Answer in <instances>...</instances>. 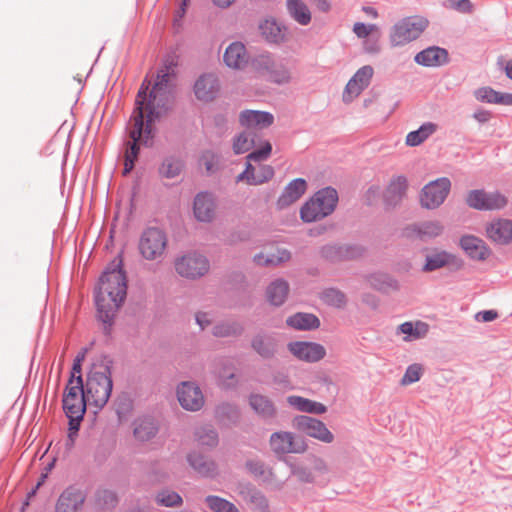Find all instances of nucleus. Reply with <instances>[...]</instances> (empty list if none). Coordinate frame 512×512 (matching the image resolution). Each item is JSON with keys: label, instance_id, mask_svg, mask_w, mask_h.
I'll use <instances>...</instances> for the list:
<instances>
[{"label": "nucleus", "instance_id": "obj_58", "mask_svg": "<svg viewBox=\"0 0 512 512\" xmlns=\"http://www.w3.org/2000/svg\"><path fill=\"white\" fill-rule=\"evenodd\" d=\"M201 162L203 163L207 171H212L214 165L216 164V157L213 153L206 152L205 154H203Z\"/></svg>", "mask_w": 512, "mask_h": 512}, {"label": "nucleus", "instance_id": "obj_56", "mask_svg": "<svg viewBox=\"0 0 512 512\" xmlns=\"http://www.w3.org/2000/svg\"><path fill=\"white\" fill-rule=\"evenodd\" d=\"M293 473L302 482L312 483L315 480L313 473L306 468H297Z\"/></svg>", "mask_w": 512, "mask_h": 512}, {"label": "nucleus", "instance_id": "obj_17", "mask_svg": "<svg viewBox=\"0 0 512 512\" xmlns=\"http://www.w3.org/2000/svg\"><path fill=\"white\" fill-rule=\"evenodd\" d=\"M85 493L76 487L70 486L66 488L59 496L56 505V512H79L84 503Z\"/></svg>", "mask_w": 512, "mask_h": 512}, {"label": "nucleus", "instance_id": "obj_46", "mask_svg": "<svg viewBox=\"0 0 512 512\" xmlns=\"http://www.w3.org/2000/svg\"><path fill=\"white\" fill-rule=\"evenodd\" d=\"M324 303L332 307L342 309L346 306L347 299L343 292L337 289H327L322 293L321 296Z\"/></svg>", "mask_w": 512, "mask_h": 512}, {"label": "nucleus", "instance_id": "obj_62", "mask_svg": "<svg viewBox=\"0 0 512 512\" xmlns=\"http://www.w3.org/2000/svg\"><path fill=\"white\" fill-rule=\"evenodd\" d=\"M473 117L479 123H486L491 118V113L487 110H478L473 114Z\"/></svg>", "mask_w": 512, "mask_h": 512}, {"label": "nucleus", "instance_id": "obj_34", "mask_svg": "<svg viewBox=\"0 0 512 512\" xmlns=\"http://www.w3.org/2000/svg\"><path fill=\"white\" fill-rule=\"evenodd\" d=\"M286 7L289 15L300 25H308L311 21V11L303 0H287Z\"/></svg>", "mask_w": 512, "mask_h": 512}, {"label": "nucleus", "instance_id": "obj_51", "mask_svg": "<svg viewBox=\"0 0 512 512\" xmlns=\"http://www.w3.org/2000/svg\"><path fill=\"white\" fill-rule=\"evenodd\" d=\"M422 375V367L418 364L410 365L401 379L402 385H409L419 381Z\"/></svg>", "mask_w": 512, "mask_h": 512}, {"label": "nucleus", "instance_id": "obj_31", "mask_svg": "<svg viewBox=\"0 0 512 512\" xmlns=\"http://www.w3.org/2000/svg\"><path fill=\"white\" fill-rule=\"evenodd\" d=\"M252 349L263 358H271L277 347V341L274 336L268 334H257L251 341Z\"/></svg>", "mask_w": 512, "mask_h": 512}, {"label": "nucleus", "instance_id": "obj_23", "mask_svg": "<svg viewBox=\"0 0 512 512\" xmlns=\"http://www.w3.org/2000/svg\"><path fill=\"white\" fill-rule=\"evenodd\" d=\"M274 175V170L270 165H260L257 169L247 162L246 169L240 173L236 181H245L248 185H260L269 181Z\"/></svg>", "mask_w": 512, "mask_h": 512}, {"label": "nucleus", "instance_id": "obj_52", "mask_svg": "<svg viewBox=\"0 0 512 512\" xmlns=\"http://www.w3.org/2000/svg\"><path fill=\"white\" fill-rule=\"evenodd\" d=\"M498 91L490 87H482L475 91V97L478 101L496 104Z\"/></svg>", "mask_w": 512, "mask_h": 512}, {"label": "nucleus", "instance_id": "obj_33", "mask_svg": "<svg viewBox=\"0 0 512 512\" xmlns=\"http://www.w3.org/2000/svg\"><path fill=\"white\" fill-rule=\"evenodd\" d=\"M429 331V325L422 321L404 322L398 327V332L404 334L406 342L424 338Z\"/></svg>", "mask_w": 512, "mask_h": 512}, {"label": "nucleus", "instance_id": "obj_38", "mask_svg": "<svg viewBox=\"0 0 512 512\" xmlns=\"http://www.w3.org/2000/svg\"><path fill=\"white\" fill-rule=\"evenodd\" d=\"M290 252L285 249H275L267 253H259L255 255L254 261L258 265H278L290 259Z\"/></svg>", "mask_w": 512, "mask_h": 512}, {"label": "nucleus", "instance_id": "obj_24", "mask_svg": "<svg viewBox=\"0 0 512 512\" xmlns=\"http://www.w3.org/2000/svg\"><path fill=\"white\" fill-rule=\"evenodd\" d=\"M459 244L466 255L473 260L483 261L490 256V249L486 243L476 236L464 235Z\"/></svg>", "mask_w": 512, "mask_h": 512}, {"label": "nucleus", "instance_id": "obj_22", "mask_svg": "<svg viewBox=\"0 0 512 512\" xmlns=\"http://www.w3.org/2000/svg\"><path fill=\"white\" fill-rule=\"evenodd\" d=\"M273 122L274 116L265 111L244 110L239 114V123L246 129H264Z\"/></svg>", "mask_w": 512, "mask_h": 512}, {"label": "nucleus", "instance_id": "obj_32", "mask_svg": "<svg viewBox=\"0 0 512 512\" xmlns=\"http://www.w3.org/2000/svg\"><path fill=\"white\" fill-rule=\"evenodd\" d=\"M415 61L423 66H439L447 61V51L439 47H430L416 54Z\"/></svg>", "mask_w": 512, "mask_h": 512}, {"label": "nucleus", "instance_id": "obj_7", "mask_svg": "<svg viewBox=\"0 0 512 512\" xmlns=\"http://www.w3.org/2000/svg\"><path fill=\"white\" fill-rule=\"evenodd\" d=\"M168 239L166 233L156 227H150L143 231L139 239V252L148 261L161 260L166 252Z\"/></svg>", "mask_w": 512, "mask_h": 512}, {"label": "nucleus", "instance_id": "obj_29", "mask_svg": "<svg viewBox=\"0 0 512 512\" xmlns=\"http://www.w3.org/2000/svg\"><path fill=\"white\" fill-rule=\"evenodd\" d=\"M407 188L406 177L396 176L392 178L384 192L385 202L388 205L398 204L405 197Z\"/></svg>", "mask_w": 512, "mask_h": 512}, {"label": "nucleus", "instance_id": "obj_26", "mask_svg": "<svg viewBox=\"0 0 512 512\" xmlns=\"http://www.w3.org/2000/svg\"><path fill=\"white\" fill-rule=\"evenodd\" d=\"M307 184L302 178H297L291 181L284 189L282 195L278 199V206L285 208L296 201L306 192Z\"/></svg>", "mask_w": 512, "mask_h": 512}, {"label": "nucleus", "instance_id": "obj_1", "mask_svg": "<svg viewBox=\"0 0 512 512\" xmlns=\"http://www.w3.org/2000/svg\"><path fill=\"white\" fill-rule=\"evenodd\" d=\"M171 74L167 70L157 75V80L149 90L144 81L135 100V109L128 125L130 140L126 144L123 174H128L134 167L139 153V145H147L153 137V124L164 115L172 101L170 85Z\"/></svg>", "mask_w": 512, "mask_h": 512}, {"label": "nucleus", "instance_id": "obj_5", "mask_svg": "<svg viewBox=\"0 0 512 512\" xmlns=\"http://www.w3.org/2000/svg\"><path fill=\"white\" fill-rule=\"evenodd\" d=\"M337 202L338 194L335 189L327 187L319 190L301 207V220L306 223L319 221L335 210Z\"/></svg>", "mask_w": 512, "mask_h": 512}, {"label": "nucleus", "instance_id": "obj_41", "mask_svg": "<svg viewBox=\"0 0 512 512\" xmlns=\"http://www.w3.org/2000/svg\"><path fill=\"white\" fill-rule=\"evenodd\" d=\"M435 130L436 126L433 123H425L418 130L408 133L405 143L411 147L418 146L432 135Z\"/></svg>", "mask_w": 512, "mask_h": 512}, {"label": "nucleus", "instance_id": "obj_15", "mask_svg": "<svg viewBox=\"0 0 512 512\" xmlns=\"http://www.w3.org/2000/svg\"><path fill=\"white\" fill-rule=\"evenodd\" d=\"M288 350L297 359L305 362H318L326 355L324 346L315 342H291L288 344Z\"/></svg>", "mask_w": 512, "mask_h": 512}, {"label": "nucleus", "instance_id": "obj_61", "mask_svg": "<svg viewBox=\"0 0 512 512\" xmlns=\"http://www.w3.org/2000/svg\"><path fill=\"white\" fill-rule=\"evenodd\" d=\"M496 104L512 106V94L498 92Z\"/></svg>", "mask_w": 512, "mask_h": 512}, {"label": "nucleus", "instance_id": "obj_6", "mask_svg": "<svg viewBox=\"0 0 512 512\" xmlns=\"http://www.w3.org/2000/svg\"><path fill=\"white\" fill-rule=\"evenodd\" d=\"M428 20L414 15L402 18L391 29L390 41L394 46H402L416 40L427 28Z\"/></svg>", "mask_w": 512, "mask_h": 512}, {"label": "nucleus", "instance_id": "obj_10", "mask_svg": "<svg viewBox=\"0 0 512 512\" xmlns=\"http://www.w3.org/2000/svg\"><path fill=\"white\" fill-rule=\"evenodd\" d=\"M451 189L447 177H441L426 184L420 193V204L423 208L433 210L443 204Z\"/></svg>", "mask_w": 512, "mask_h": 512}, {"label": "nucleus", "instance_id": "obj_19", "mask_svg": "<svg viewBox=\"0 0 512 512\" xmlns=\"http://www.w3.org/2000/svg\"><path fill=\"white\" fill-rule=\"evenodd\" d=\"M193 214L199 222L210 223L216 217V203L209 193H199L193 202Z\"/></svg>", "mask_w": 512, "mask_h": 512}, {"label": "nucleus", "instance_id": "obj_28", "mask_svg": "<svg viewBox=\"0 0 512 512\" xmlns=\"http://www.w3.org/2000/svg\"><path fill=\"white\" fill-rule=\"evenodd\" d=\"M249 405L254 412L263 419H272L277 416V408L273 401L262 394H251Z\"/></svg>", "mask_w": 512, "mask_h": 512}, {"label": "nucleus", "instance_id": "obj_16", "mask_svg": "<svg viewBox=\"0 0 512 512\" xmlns=\"http://www.w3.org/2000/svg\"><path fill=\"white\" fill-rule=\"evenodd\" d=\"M373 76V68L371 66L361 67L354 76L348 81L343 92V101L351 102L358 97L361 92L369 85Z\"/></svg>", "mask_w": 512, "mask_h": 512}, {"label": "nucleus", "instance_id": "obj_12", "mask_svg": "<svg viewBox=\"0 0 512 512\" xmlns=\"http://www.w3.org/2000/svg\"><path fill=\"white\" fill-rule=\"evenodd\" d=\"M466 203L476 210H500L507 205L508 199L504 194L497 191L487 192L477 189L468 192Z\"/></svg>", "mask_w": 512, "mask_h": 512}, {"label": "nucleus", "instance_id": "obj_60", "mask_svg": "<svg viewBox=\"0 0 512 512\" xmlns=\"http://www.w3.org/2000/svg\"><path fill=\"white\" fill-rule=\"evenodd\" d=\"M455 7L462 13H471L473 11V4L470 0H459Z\"/></svg>", "mask_w": 512, "mask_h": 512}, {"label": "nucleus", "instance_id": "obj_50", "mask_svg": "<svg viewBox=\"0 0 512 512\" xmlns=\"http://www.w3.org/2000/svg\"><path fill=\"white\" fill-rule=\"evenodd\" d=\"M182 163L175 159H166L160 167V173L166 178H173L179 175Z\"/></svg>", "mask_w": 512, "mask_h": 512}, {"label": "nucleus", "instance_id": "obj_11", "mask_svg": "<svg viewBox=\"0 0 512 512\" xmlns=\"http://www.w3.org/2000/svg\"><path fill=\"white\" fill-rule=\"evenodd\" d=\"M176 272L183 278L197 279L209 271V262L201 254L189 253L179 257L174 263Z\"/></svg>", "mask_w": 512, "mask_h": 512}, {"label": "nucleus", "instance_id": "obj_48", "mask_svg": "<svg viewBox=\"0 0 512 512\" xmlns=\"http://www.w3.org/2000/svg\"><path fill=\"white\" fill-rule=\"evenodd\" d=\"M254 144L250 133L244 131L238 134L233 140V151L235 154H243L249 151Z\"/></svg>", "mask_w": 512, "mask_h": 512}, {"label": "nucleus", "instance_id": "obj_20", "mask_svg": "<svg viewBox=\"0 0 512 512\" xmlns=\"http://www.w3.org/2000/svg\"><path fill=\"white\" fill-rule=\"evenodd\" d=\"M223 62L230 69L243 70L249 63L245 45L239 41L230 43L224 51Z\"/></svg>", "mask_w": 512, "mask_h": 512}, {"label": "nucleus", "instance_id": "obj_45", "mask_svg": "<svg viewBox=\"0 0 512 512\" xmlns=\"http://www.w3.org/2000/svg\"><path fill=\"white\" fill-rule=\"evenodd\" d=\"M242 331V326L235 321L223 322L213 327V334L216 337L236 336L240 335Z\"/></svg>", "mask_w": 512, "mask_h": 512}, {"label": "nucleus", "instance_id": "obj_54", "mask_svg": "<svg viewBox=\"0 0 512 512\" xmlns=\"http://www.w3.org/2000/svg\"><path fill=\"white\" fill-rule=\"evenodd\" d=\"M378 31L376 24H365L362 22H356L353 26V32L358 38H366L374 32Z\"/></svg>", "mask_w": 512, "mask_h": 512}, {"label": "nucleus", "instance_id": "obj_57", "mask_svg": "<svg viewBox=\"0 0 512 512\" xmlns=\"http://www.w3.org/2000/svg\"><path fill=\"white\" fill-rule=\"evenodd\" d=\"M196 322L200 326L201 329H205L212 323V318L209 313L198 312L196 314Z\"/></svg>", "mask_w": 512, "mask_h": 512}, {"label": "nucleus", "instance_id": "obj_42", "mask_svg": "<svg viewBox=\"0 0 512 512\" xmlns=\"http://www.w3.org/2000/svg\"><path fill=\"white\" fill-rule=\"evenodd\" d=\"M205 503L212 512H240L232 502L216 495L207 496Z\"/></svg>", "mask_w": 512, "mask_h": 512}, {"label": "nucleus", "instance_id": "obj_21", "mask_svg": "<svg viewBox=\"0 0 512 512\" xmlns=\"http://www.w3.org/2000/svg\"><path fill=\"white\" fill-rule=\"evenodd\" d=\"M220 84L217 76L205 74L198 78L194 85L195 96L203 102L213 101L218 95Z\"/></svg>", "mask_w": 512, "mask_h": 512}, {"label": "nucleus", "instance_id": "obj_9", "mask_svg": "<svg viewBox=\"0 0 512 512\" xmlns=\"http://www.w3.org/2000/svg\"><path fill=\"white\" fill-rule=\"evenodd\" d=\"M292 427L308 437L320 442L330 444L334 441L333 433L327 428L321 420L307 415H297L293 417Z\"/></svg>", "mask_w": 512, "mask_h": 512}, {"label": "nucleus", "instance_id": "obj_13", "mask_svg": "<svg viewBox=\"0 0 512 512\" xmlns=\"http://www.w3.org/2000/svg\"><path fill=\"white\" fill-rule=\"evenodd\" d=\"M176 393L179 404L187 411H199L204 406V395L200 387L194 382H181L177 386Z\"/></svg>", "mask_w": 512, "mask_h": 512}, {"label": "nucleus", "instance_id": "obj_35", "mask_svg": "<svg viewBox=\"0 0 512 512\" xmlns=\"http://www.w3.org/2000/svg\"><path fill=\"white\" fill-rule=\"evenodd\" d=\"M286 323L297 330H312L320 326L318 317L311 313H296L288 317Z\"/></svg>", "mask_w": 512, "mask_h": 512}, {"label": "nucleus", "instance_id": "obj_53", "mask_svg": "<svg viewBox=\"0 0 512 512\" xmlns=\"http://www.w3.org/2000/svg\"><path fill=\"white\" fill-rule=\"evenodd\" d=\"M272 151V145L269 141H265L259 149L254 150L248 156V162L250 161H262L267 159Z\"/></svg>", "mask_w": 512, "mask_h": 512}, {"label": "nucleus", "instance_id": "obj_8", "mask_svg": "<svg viewBox=\"0 0 512 512\" xmlns=\"http://www.w3.org/2000/svg\"><path fill=\"white\" fill-rule=\"evenodd\" d=\"M269 445L274 454L283 456L287 454H303L308 445L302 438L290 431H276L270 435Z\"/></svg>", "mask_w": 512, "mask_h": 512}, {"label": "nucleus", "instance_id": "obj_47", "mask_svg": "<svg viewBox=\"0 0 512 512\" xmlns=\"http://www.w3.org/2000/svg\"><path fill=\"white\" fill-rule=\"evenodd\" d=\"M196 439L200 445L214 447L218 443V435L211 427H201L197 430Z\"/></svg>", "mask_w": 512, "mask_h": 512}, {"label": "nucleus", "instance_id": "obj_44", "mask_svg": "<svg viewBox=\"0 0 512 512\" xmlns=\"http://www.w3.org/2000/svg\"><path fill=\"white\" fill-rule=\"evenodd\" d=\"M241 494L260 512H269V502L260 491L249 488L246 493L241 491Z\"/></svg>", "mask_w": 512, "mask_h": 512}, {"label": "nucleus", "instance_id": "obj_43", "mask_svg": "<svg viewBox=\"0 0 512 512\" xmlns=\"http://www.w3.org/2000/svg\"><path fill=\"white\" fill-rule=\"evenodd\" d=\"M275 61L270 55L261 54L252 59L251 68L256 74L267 77Z\"/></svg>", "mask_w": 512, "mask_h": 512}, {"label": "nucleus", "instance_id": "obj_39", "mask_svg": "<svg viewBox=\"0 0 512 512\" xmlns=\"http://www.w3.org/2000/svg\"><path fill=\"white\" fill-rule=\"evenodd\" d=\"M267 79L278 85L288 84L293 79V73L286 64L275 61Z\"/></svg>", "mask_w": 512, "mask_h": 512}, {"label": "nucleus", "instance_id": "obj_2", "mask_svg": "<svg viewBox=\"0 0 512 512\" xmlns=\"http://www.w3.org/2000/svg\"><path fill=\"white\" fill-rule=\"evenodd\" d=\"M127 293V279L120 256L115 257L99 279L95 303L99 319L110 323Z\"/></svg>", "mask_w": 512, "mask_h": 512}, {"label": "nucleus", "instance_id": "obj_4", "mask_svg": "<svg viewBox=\"0 0 512 512\" xmlns=\"http://www.w3.org/2000/svg\"><path fill=\"white\" fill-rule=\"evenodd\" d=\"M111 367L109 361L100 359L94 362L87 375L84 393L88 398V405L98 409L103 408L112 392Z\"/></svg>", "mask_w": 512, "mask_h": 512}, {"label": "nucleus", "instance_id": "obj_59", "mask_svg": "<svg viewBox=\"0 0 512 512\" xmlns=\"http://www.w3.org/2000/svg\"><path fill=\"white\" fill-rule=\"evenodd\" d=\"M313 470L318 474H325L329 471V467L324 459L315 458L313 463Z\"/></svg>", "mask_w": 512, "mask_h": 512}, {"label": "nucleus", "instance_id": "obj_64", "mask_svg": "<svg viewBox=\"0 0 512 512\" xmlns=\"http://www.w3.org/2000/svg\"><path fill=\"white\" fill-rule=\"evenodd\" d=\"M497 316H498V314L494 310L483 311V312L478 313V315H477V317L478 318L480 317L483 322L493 321L497 318Z\"/></svg>", "mask_w": 512, "mask_h": 512}, {"label": "nucleus", "instance_id": "obj_37", "mask_svg": "<svg viewBox=\"0 0 512 512\" xmlns=\"http://www.w3.org/2000/svg\"><path fill=\"white\" fill-rule=\"evenodd\" d=\"M260 31L272 43H280L285 39V29L273 19H267L262 22Z\"/></svg>", "mask_w": 512, "mask_h": 512}, {"label": "nucleus", "instance_id": "obj_25", "mask_svg": "<svg viewBox=\"0 0 512 512\" xmlns=\"http://www.w3.org/2000/svg\"><path fill=\"white\" fill-rule=\"evenodd\" d=\"M461 267V260L454 254L445 250L435 251L426 256V262L422 268L424 272H432L443 267Z\"/></svg>", "mask_w": 512, "mask_h": 512}, {"label": "nucleus", "instance_id": "obj_30", "mask_svg": "<svg viewBox=\"0 0 512 512\" xmlns=\"http://www.w3.org/2000/svg\"><path fill=\"white\" fill-rule=\"evenodd\" d=\"M289 292L290 287L288 282L283 279H276L266 288V300L273 306H280L286 301Z\"/></svg>", "mask_w": 512, "mask_h": 512}, {"label": "nucleus", "instance_id": "obj_49", "mask_svg": "<svg viewBox=\"0 0 512 512\" xmlns=\"http://www.w3.org/2000/svg\"><path fill=\"white\" fill-rule=\"evenodd\" d=\"M156 501L158 504L166 507L180 506L183 502L182 497L178 493L170 490L159 492L156 496Z\"/></svg>", "mask_w": 512, "mask_h": 512}, {"label": "nucleus", "instance_id": "obj_55", "mask_svg": "<svg viewBox=\"0 0 512 512\" xmlns=\"http://www.w3.org/2000/svg\"><path fill=\"white\" fill-rule=\"evenodd\" d=\"M85 355H86V350H82L75 357L70 379H75V378H77V376H81V367H82L83 361L85 360Z\"/></svg>", "mask_w": 512, "mask_h": 512}, {"label": "nucleus", "instance_id": "obj_3", "mask_svg": "<svg viewBox=\"0 0 512 512\" xmlns=\"http://www.w3.org/2000/svg\"><path fill=\"white\" fill-rule=\"evenodd\" d=\"M88 398L84 393V385L82 376H77L75 379H69L64 396H63V409L69 419L68 427V445L74 444L75 438L80 428L86 412Z\"/></svg>", "mask_w": 512, "mask_h": 512}, {"label": "nucleus", "instance_id": "obj_18", "mask_svg": "<svg viewBox=\"0 0 512 512\" xmlns=\"http://www.w3.org/2000/svg\"><path fill=\"white\" fill-rule=\"evenodd\" d=\"M486 236L495 244L507 245L512 241V220L495 218L486 225Z\"/></svg>", "mask_w": 512, "mask_h": 512}, {"label": "nucleus", "instance_id": "obj_27", "mask_svg": "<svg viewBox=\"0 0 512 512\" xmlns=\"http://www.w3.org/2000/svg\"><path fill=\"white\" fill-rule=\"evenodd\" d=\"M286 402L291 408L299 412L321 415L327 411L324 404L298 395L288 396Z\"/></svg>", "mask_w": 512, "mask_h": 512}, {"label": "nucleus", "instance_id": "obj_36", "mask_svg": "<svg viewBox=\"0 0 512 512\" xmlns=\"http://www.w3.org/2000/svg\"><path fill=\"white\" fill-rule=\"evenodd\" d=\"M191 467L202 476H213L217 473V465L214 461L205 458L201 454L191 453L187 457Z\"/></svg>", "mask_w": 512, "mask_h": 512}, {"label": "nucleus", "instance_id": "obj_63", "mask_svg": "<svg viewBox=\"0 0 512 512\" xmlns=\"http://www.w3.org/2000/svg\"><path fill=\"white\" fill-rule=\"evenodd\" d=\"M219 377L222 379L223 383L226 384L227 386H230L234 383L233 382L234 374L230 369H224L223 372L219 373Z\"/></svg>", "mask_w": 512, "mask_h": 512}, {"label": "nucleus", "instance_id": "obj_40", "mask_svg": "<svg viewBox=\"0 0 512 512\" xmlns=\"http://www.w3.org/2000/svg\"><path fill=\"white\" fill-rule=\"evenodd\" d=\"M134 436L139 441H149L157 433V427L153 421L148 419L137 420L134 423Z\"/></svg>", "mask_w": 512, "mask_h": 512}, {"label": "nucleus", "instance_id": "obj_14", "mask_svg": "<svg viewBox=\"0 0 512 512\" xmlns=\"http://www.w3.org/2000/svg\"><path fill=\"white\" fill-rule=\"evenodd\" d=\"M444 226L440 221H425L417 224L407 225L402 230V236L408 240H428L440 236Z\"/></svg>", "mask_w": 512, "mask_h": 512}]
</instances>
